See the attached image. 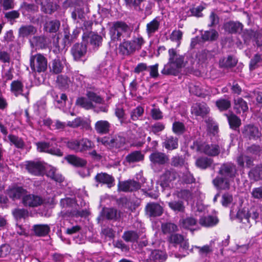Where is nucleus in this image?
<instances>
[{
	"label": "nucleus",
	"mask_w": 262,
	"mask_h": 262,
	"mask_svg": "<svg viewBox=\"0 0 262 262\" xmlns=\"http://www.w3.org/2000/svg\"><path fill=\"white\" fill-rule=\"evenodd\" d=\"M109 34L112 41L125 40L130 37L133 30L123 21H115L108 23Z\"/></svg>",
	"instance_id": "1"
},
{
	"label": "nucleus",
	"mask_w": 262,
	"mask_h": 262,
	"mask_svg": "<svg viewBox=\"0 0 262 262\" xmlns=\"http://www.w3.org/2000/svg\"><path fill=\"white\" fill-rule=\"evenodd\" d=\"M191 148L201 153H203L208 156L215 157L221 152V148L216 144H208L200 140L194 141L191 146Z\"/></svg>",
	"instance_id": "2"
},
{
	"label": "nucleus",
	"mask_w": 262,
	"mask_h": 262,
	"mask_svg": "<svg viewBox=\"0 0 262 262\" xmlns=\"http://www.w3.org/2000/svg\"><path fill=\"white\" fill-rule=\"evenodd\" d=\"M89 215L86 209H79L75 197L67 198V215L74 217H86Z\"/></svg>",
	"instance_id": "3"
},
{
	"label": "nucleus",
	"mask_w": 262,
	"mask_h": 262,
	"mask_svg": "<svg viewBox=\"0 0 262 262\" xmlns=\"http://www.w3.org/2000/svg\"><path fill=\"white\" fill-rule=\"evenodd\" d=\"M97 141L108 148H119L123 147L125 143V138L119 135L98 138Z\"/></svg>",
	"instance_id": "4"
},
{
	"label": "nucleus",
	"mask_w": 262,
	"mask_h": 262,
	"mask_svg": "<svg viewBox=\"0 0 262 262\" xmlns=\"http://www.w3.org/2000/svg\"><path fill=\"white\" fill-rule=\"evenodd\" d=\"M30 63L31 70L35 72H45L47 69V60L40 54L32 56Z\"/></svg>",
	"instance_id": "5"
},
{
	"label": "nucleus",
	"mask_w": 262,
	"mask_h": 262,
	"mask_svg": "<svg viewBox=\"0 0 262 262\" xmlns=\"http://www.w3.org/2000/svg\"><path fill=\"white\" fill-rule=\"evenodd\" d=\"M143 258L145 262H163L167 258L166 254L161 250H151L146 249V251H144Z\"/></svg>",
	"instance_id": "6"
},
{
	"label": "nucleus",
	"mask_w": 262,
	"mask_h": 262,
	"mask_svg": "<svg viewBox=\"0 0 262 262\" xmlns=\"http://www.w3.org/2000/svg\"><path fill=\"white\" fill-rule=\"evenodd\" d=\"M219 173L229 180H233L238 176L237 167L235 164L232 163L222 164L219 171Z\"/></svg>",
	"instance_id": "7"
},
{
	"label": "nucleus",
	"mask_w": 262,
	"mask_h": 262,
	"mask_svg": "<svg viewBox=\"0 0 262 262\" xmlns=\"http://www.w3.org/2000/svg\"><path fill=\"white\" fill-rule=\"evenodd\" d=\"M24 84L19 80H14L10 84V91L13 95L15 97L21 95L29 100L30 92L28 90L26 92L24 93Z\"/></svg>",
	"instance_id": "8"
},
{
	"label": "nucleus",
	"mask_w": 262,
	"mask_h": 262,
	"mask_svg": "<svg viewBox=\"0 0 262 262\" xmlns=\"http://www.w3.org/2000/svg\"><path fill=\"white\" fill-rule=\"evenodd\" d=\"M149 160L155 166L164 165L168 162L169 157L164 152L156 151L150 155Z\"/></svg>",
	"instance_id": "9"
},
{
	"label": "nucleus",
	"mask_w": 262,
	"mask_h": 262,
	"mask_svg": "<svg viewBox=\"0 0 262 262\" xmlns=\"http://www.w3.org/2000/svg\"><path fill=\"white\" fill-rule=\"evenodd\" d=\"M23 203L26 206L36 207L45 203V200L42 197L34 195H26L23 197Z\"/></svg>",
	"instance_id": "10"
},
{
	"label": "nucleus",
	"mask_w": 262,
	"mask_h": 262,
	"mask_svg": "<svg viewBox=\"0 0 262 262\" xmlns=\"http://www.w3.org/2000/svg\"><path fill=\"white\" fill-rule=\"evenodd\" d=\"M177 176L176 171L173 168L165 169L163 173L160 177L161 185L163 187H166L169 184L174 181Z\"/></svg>",
	"instance_id": "11"
},
{
	"label": "nucleus",
	"mask_w": 262,
	"mask_h": 262,
	"mask_svg": "<svg viewBox=\"0 0 262 262\" xmlns=\"http://www.w3.org/2000/svg\"><path fill=\"white\" fill-rule=\"evenodd\" d=\"M191 112L195 116L204 118L209 114L210 108L205 103H196L192 106Z\"/></svg>",
	"instance_id": "12"
},
{
	"label": "nucleus",
	"mask_w": 262,
	"mask_h": 262,
	"mask_svg": "<svg viewBox=\"0 0 262 262\" xmlns=\"http://www.w3.org/2000/svg\"><path fill=\"white\" fill-rule=\"evenodd\" d=\"M244 137L248 139H257L260 136L258 128L251 124L245 126L242 130Z\"/></svg>",
	"instance_id": "13"
},
{
	"label": "nucleus",
	"mask_w": 262,
	"mask_h": 262,
	"mask_svg": "<svg viewBox=\"0 0 262 262\" xmlns=\"http://www.w3.org/2000/svg\"><path fill=\"white\" fill-rule=\"evenodd\" d=\"M145 211L146 214L149 216L157 217L162 214L163 208L158 203H149L145 207Z\"/></svg>",
	"instance_id": "14"
},
{
	"label": "nucleus",
	"mask_w": 262,
	"mask_h": 262,
	"mask_svg": "<svg viewBox=\"0 0 262 262\" xmlns=\"http://www.w3.org/2000/svg\"><path fill=\"white\" fill-rule=\"evenodd\" d=\"M141 187L139 182L134 180H127L119 183L118 189L123 192L134 191L138 190Z\"/></svg>",
	"instance_id": "15"
},
{
	"label": "nucleus",
	"mask_w": 262,
	"mask_h": 262,
	"mask_svg": "<svg viewBox=\"0 0 262 262\" xmlns=\"http://www.w3.org/2000/svg\"><path fill=\"white\" fill-rule=\"evenodd\" d=\"M36 146L38 151L40 152H45L58 156L62 155V152L59 149L51 148L49 142H39L36 143Z\"/></svg>",
	"instance_id": "16"
},
{
	"label": "nucleus",
	"mask_w": 262,
	"mask_h": 262,
	"mask_svg": "<svg viewBox=\"0 0 262 262\" xmlns=\"http://www.w3.org/2000/svg\"><path fill=\"white\" fill-rule=\"evenodd\" d=\"M168 61L174 64L176 67L182 68L184 66V57L178 54L174 49H170L168 50Z\"/></svg>",
	"instance_id": "17"
},
{
	"label": "nucleus",
	"mask_w": 262,
	"mask_h": 262,
	"mask_svg": "<svg viewBox=\"0 0 262 262\" xmlns=\"http://www.w3.org/2000/svg\"><path fill=\"white\" fill-rule=\"evenodd\" d=\"M26 169L33 175L40 176L43 173L45 167L40 162L30 161L26 164Z\"/></svg>",
	"instance_id": "18"
},
{
	"label": "nucleus",
	"mask_w": 262,
	"mask_h": 262,
	"mask_svg": "<svg viewBox=\"0 0 262 262\" xmlns=\"http://www.w3.org/2000/svg\"><path fill=\"white\" fill-rule=\"evenodd\" d=\"M6 194L13 200L19 199L26 194V190L22 187L13 186L6 190Z\"/></svg>",
	"instance_id": "19"
},
{
	"label": "nucleus",
	"mask_w": 262,
	"mask_h": 262,
	"mask_svg": "<svg viewBox=\"0 0 262 262\" xmlns=\"http://www.w3.org/2000/svg\"><path fill=\"white\" fill-rule=\"evenodd\" d=\"M214 186L219 190H227L230 188V180L224 176H217L212 181Z\"/></svg>",
	"instance_id": "20"
},
{
	"label": "nucleus",
	"mask_w": 262,
	"mask_h": 262,
	"mask_svg": "<svg viewBox=\"0 0 262 262\" xmlns=\"http://www.w3.org/2000/svg\"><path fill=\"white\" fill-rule=\"evenodd\" d=\"M95 179L97 182L106 184L108 188H111L115 185L114 178L106 173H98L95 176Z\"/></svg>",
	"instance_id": "21"
},
{
	"label": "nucleus",
	"mask_w": 262,
	"mask_h": 262,
	"mask_svg": "<svg viewBox=\"0 0 262 262\" xmlns=\"http://www.w3.org/2000/svg\"><path fill=\"white\" fill-rule=\"evenodd\" d=\"M86 52V46L83 43H76L71 49V53L75 60L79 59Z\"/></svg>",
	"instance_id": "22"
},
{
	"label": "nucleus",
	"mask_w": 262,
	"mask_h": 262,
	"mask_svg": "<svg viewBox=\"0 0 262 262\" xmlns=\"http://www.w3.org/2000/svg\"><path fill=\"white\" fill-rule=\"evenodd\" d=\"M144 158V155L140 151L135 150L131 152L125 157L124 162L130 164L142 161Z\"/></svg>",
	"instance_id": "23"
},
{
	"label": "nucleus",
	"mask_w": 262,
	"mask_h": 262,
	"mask_svg": "<svg viewBox=\"0 0 262 262\" xmlns=\"http://www.w3.org/2000/svg\"><path fill=\"white\" fill-rule=\"evenodd\" d=\"M160 21L158 17H156L146 24V33L149 37L154 35L160 28Z\"/></svg>",
	"instance_id": "24"
},
{
	"label": "nucleus",
	"mask_w": 262,
	"mask_h": 262,
	"mask_svg": "<svg viewBox=\"0 0 262 262\" xmlns=\"http://www.w3.org/2000/svg\"><path fill=\"white\" fill-rule=\"evenodd\" d=\"M111 124L106 120H99L95 124V129L99 134H106L109 133Z\"/></svg>",
	"instance_id": "25"
},
{
	"label": "nucleus",
	"mask_w": 262,
	"mask_h": 262,
	"mask_svg": "<svg viewBox=\"0 0 262 262\" xmlns=\"http://www.w3.org/2000/svg\"><path fill=\"white\" fill-rule=\"evenodd\" d=\"M37 30L33 26L31 25L21 26L18 30V35L20 37H28L29 36L34 35Z\"/></svg>",
	"instance_id": "26"
},
{
	"label": "nucleus",
	"mask_w": 262,
	"mask_h": 262,
	"mask_svg": "<svg viewBox=\"0 0 262 262\" xmlns=\"http://www.w3.org/2000/svg\"><path fill=\"white\" fill-rule=\"evenodd\" d=\"M33 233L37 236H45L50 231V228L47 224H36L32 227Z\"/></svg>",
	"instance_id": "27"
},
{
	"label": "nucleus",
	"mask_w": 262,
	"mask_h": 262,
	"mask_svg": "<svg viewBox=\"0 0 262 262\" xmlns=\"http://www.w3.org/2000/svg\"><path fill=\"white\" fill-rule=\"evenodd\" d=\"M37 4L41 6V9L46 13L51 14L56 9L57 6L51 2V0H36Z\"/></svg>",
	"instance_id": "28"
},
{
	"label": "nucleus",
	"mask_w": 262,
	"mask_h": 262,
	"mask_svg": "<svg viewBox=\"0 0 262 262\" xmlns=\"http://www.w3.org/2000/svg\"><path fill=\"white\" fill-rule=\"evenodd\" d=\"M243 26L239 22L229 21L224 25L225 30L230 33H240Z\"/></svg>",
	"instance_id": "29"
},
{
	"label": "nucleus",
	"mask_w": 262,
	"mask_h": 262,
	"mask_svg": "<svg viewBox=\"0 0 262 262\" xmlns=\"http://www.w3.org/2000/svg\"><path fill=\"white\" fill-rule=\"evenodd\" d=\"M178 141L177 137L171 136L167 137L162 143L163 147L169 150L176 149L178 148L179 146Z\"/></svg>",
	"instance_id": "30"
},
{
	"label": "nucleus",
	"mask_w": 262,
	"mask_h": 262,
	"mask_svg": "<svg viewBox=\"0 0 262 262\" xmlns=\"http://www.w3.org/2000/svg\"><path fill=\"white\" fill-rule=\"evenodd\" d=\"M213 163V160L207 157H201L195 161L196 166L200 169H206L210 168Z\"/></svg>",
	"instance_id": "31"
},
{
	"label": "nucleus",
	"mask_w": 262,
	"mask_h": 262,
	"mask_svg": "<svg viewBox=\"0 0 262 262\" xmlns=\"http://www.w3.org/2000/svg\"><path fill=\"white\" fill-rule=\"evenodd\" d=\"M219 33L215 29L205 31L201 34V38L204 41H214L219 38Z\"/></svg>",
	"instance_id": "32"
},
{
	"label": "nucleus",
	"mask_w": 262,
	"mask_h": 262,
	"mask_svg": "<svg viewBox=\"0 0 262 262\" xmlns=\"http://www.w3.org/2000/svg\"><path fill=\"white\" fill-rule=\"evenodd\" d=\"M119 48L123 54L129 55L134 53L136 50L132 40L124 41L121 43Z\"/></svg>",
	"instance_id": "33"
},
{
	"label": "nucleus",
	"mask_w": 262,
	"mask_h": 262,
	"mask_svg": "<svg viewBox=\"0 0 262 262\" xmlns=\"http://www.w3.org/2000/svg\"><path fill=\"white\" fill-rule=\"evenodd\" d=\"M46 175L57 182H61L64 180V177L57 172V169L55 167L52 166L47 168Z\"/></svg>",
	"instance_id": "34"
},
{
	"label": "nucleus",
	"mask_w": 262,
	"mask_h": 262,
	"mask_svg": "<svg viewBox=\"0 0 262 262\" xmlns=\"http://www.w3.org/2000/svg\"><path fill=\"white\" fill-rule=\"evenodd\" d=\"M250 180L257 181L262 180V165H258L252 168L248 173Z\"/></svg>",
	"instance_id": "35"
},
{
	"label": "nucleus",
	"mask_w": 262,
	"mask_h": 262,
	"mask_svg": "<svg viewBox=\"0 0 262 262\" xmlns=\"http://www.w3.org/2000/svg\"><path fill=\"white\" fill-rule=\"evenodd\" d=\"M218 222V219L211 215L204 216L200 218L199 223L204 227H210L215 225Z\"/></svg>",
	"instance_id": "36"
},
{
	"label": "nucleus",
	"mask_w": 262,
	"mask_h": 262,
	"mask_svg": "<svg viewBox=\"0 0 262 262\" xmlns=\"http://www.w3.org/2000/svg\"><path fill=\"white\" fill-rule=\"evenodd\" d=\"M179 69L180 68L168 61L167 64H165L161 73L166 75H176L179 72Z\"/></svg>",
	"instance_id": "37"
},
{
	"label": "nucleus",
	"mask_w": 262,
	"mask_h": 262,
	"mask_svg": "<svg viewBox=\"0 0 262 262\" xmlns=\"http://www.w3.org/2000/svg\"><path fill=\"white\" fill-rule=\"evenodd\" d=\"M52 97L55 107L64 110V106L66 104V94L62 93L59 96L54 92L52 94Z\"/></svg>",
	"instance_id": "38"
},
{
	"label": "nucleus",
	"mask_w": 262,
	"mask_h": 262,
	"mask_svg": "<svg viewBox=\"0 0 262 262\" xmlns=\"http://www.w3.org/2000/svg\"><path fill=\"white\" fill-rule=\"evenodd\" d=\"M76 104L85 110L93 109L96 106L86 96L78 98L76 100Z\"/></svg>",
	"instance_id": "39"
},
{
	"label": "nucleus",
	"mask_w": 262,
	"mask_h": 262,
	"mask_svg": "<svg viewBox=\"0 0 262 262\" xmlns=\"http://www.w3.org/2000/svg\"><path fill=\"white\" fill-rule=\"evenodd\" d=\"M236 162L240 167H244L245 163L247 167H250L253 164V160L251 157L244 154H241L237 157Z\"/></svg>",
	"instance_id": "40"
},
{
	"label": "nucleus",
	"mask_w": 262,
	"mask_h": 262,
	"mask_svg": "<svg viewBox=\"0 0 262 262\" xmlns=\"http://www.w3.org/2000/svg\"><path fill=\"white\" fill-rule=\"evenodd\" d=\"M234 109L237 113H241L242 112L245 113L248 109L247 102L242 98H237L234 100Z\"/></svg>",
	"instance_id": "41"
},
{
	"label": "nucleus",
	"mask_w": 262,
	"mask_h": 262,
	"mask_svg": "<svg viewBox=\"0 0 262 262\" xmlns=\"http://www.w3.org/2000/svg\"><path fill=\"white\" fill-rule=\"evenodd\" d=\"M67 161L71 164L76 167H82L86 165V161L76 156L70 155L67 156Z\"/></svg>",
	"instance_id": "42"
},
{
	"label": "nucleus",
	"mask_w": 262,
	"mask_h": 262,
	"mask_svg": "<svg viewBox=\"0 0 262 262\" xmlns=\"http://www.w3.org/2000/svg\"><path fill=\"white\" fill-rule=\"evenodd\" d=\"M86 37L90 39V43L95 47H99L101 43L102 40V38L100 35L93 32L90 33L88 36H86L84 33L82 36L83 40H84Z\"/></svg>",
	"instance_id": "43"
},
{
	"label": "nucleus",
	"mask_w": 262,
	"mask_h": 262,
	"mask_svg": "<svg viewBox=\"0 0 262 262\" xmlns=\"http://www.w3.org/2000/svg\"><path fill=\"white\" fill-rule=\"evenodd\" d=\"M237 63L236 59L232 56H228L227 58L224 57L220 60L219 64L222 68H232L234 67Z\"/></svg>",
	"instance_id": "44"
},
{
	"label": "nucleus",
	"mask_w": 262,
	"mask_h": 262,
	"mask_svg": "<svg viewBox=\"0 0 262 262\" xmlns=\"http://www.w3.org/2000/svg\"><path fill=\"white\" fill-rule=\"evenodd\" d=\"M79 152L90 150L94 148V144L88 138H82L79 141Z\"/></svg>",
	"instance_id": "45"
},
{
	"label": "nucleus",
	"mask_w": 262,
	"mask_h": 262,
	"mask_svg": "<svg viewBox=\"0 0 262 262\" xmlns=\"http://www.w3.org/2000/svg\"><path fill=\"white\" fill-rule=\"evenodd\" d=\"M122 237L126 242L135 243L138 241L139 235L136 231L129 230L125 231Z\"/></svg>",
	"instance_id": "46"
},
{
	"label": "nucleus",
	"mask_w": 262,
	"mask_h": 262,
	"mask_svg": "<svg viewBox=\"0 0 262 262\" xmlns=\"http://www.w3.org/2000/svg\"><path fill=\"white\" fill-rule=\"evenodd\" d=\"M85 95L95 105L103 104L104 103L103 98L92 91H87Z\"/></svg>",
	"instance_id": "47"
},
{
	"label": "nucleus",
	"mask_w": 262,
	"mask_h": 262,
	"mask_svg": "<svg viewBox=\"0 0 262 262\" xmlns=\"http://www.w3.org/2000/svg\"><path fill=\"white\" fill-rule=\"evenodd\" d=\"M31 46L36 48H43L46 46V40L44 37L34 36L30 40Z\"/></svg>",
	"instance_id": "48"
},
{
	"label": "nucleus",
	"mask_w": 262,
	"mask_h": 262,
	"mask_svg": "<svg viewBox=\"0 0 262 262\" xmlns=\"http://www.w3.org/2000/svg\"><path fill=\"white\" fill-rule=\"evenodd\" d=\"M180 223L184 228L191 230V227L196 224L197 220L192 216H188L181 220Z\"/></svg>",
	"instance_id": "49"
},
{
	"label": "nucleus",
	"mask_w": 262,
	"mask_h": 262,
	"mask_svg": "<svg viewBox=\"0 0 262 262\" xmlns=\"http://www.w3.org/2000/svg\"><path fill=\"white\" fill-rule=\"evenodd\" d=\"M226 116L231 128L235 129L240 126L241 124V119L235 115L231 113Z\"/></svg>",
	"instance_id": "50"
},
{
	"label": "nucleus",
	"mask_w": 262,
	"mask_h": 262,
	"mask_svg": "<svg viewBox=\"0 0 262 262\" xmlns=\"http://www.w3.org/2000/svg\"><path fill=\"white\" fill-rule=\"evenodd\" d=\"M215 105L220 111H225L231 107V102L228 99L221 98L216 101Z\"/></svg>",
	"instance_id": "51"
},
{
	"label": "nucleus",
	"mask_w": 262,
	"mask_h": 262,
	"mask_svg": "<svg viewBox=\"0 0 262 262\" xmlns=\"http://www.w3.org/2000/svg\"><path fill=\"white\" fill-rule=\"evenodd\" d=\"M237 218L241 220V222L245 224L246 223L249 224L251 222L249 219V210L246 208H243L238 210L236 214Z\"/></svg>",
	"instance_id": "52"
},
{
	"label": "nucleus",
	"mask_w": 262,
	"mask_h": 262,
	"mask_svg": "<svg viewBox=\"0 0 262 262\" xmlns=\"http://www.w3.org/2000/svg\"><path fill=\"white\" fill-rule=\"evenodd\" d=\"M162 230L164 234L171 235L178 230V227L173 223H166L162 225Z\"/></svg>",
	"instance_id": "53"
},
{
	"label": "nucleus",
	"mask_w": 262,
	"mask_h": 262,
	"mask_svg": "<svg viewBox=\"0 0 262 262\" xmlns=\"http://www.w3.org/2000/svg\"><path fill=\"white\" fill-rule=\"evenodd\" d=\"M169 207L173 211L183 212L185 206L182 201H174L168 203Z\"/></svg>",
	"instance_id": "54"
},
{
	"label": "nucleus",
	"mask_w": 262,
	"mask_h": 262,
	"mask_svg": "<svg viewBox=\"0 0 262 262\" xmlns=\"http://www.w3.org/2000/svg\"><path fill=\"white\" fill-rule=\"evenodd\" d=\"M172 129L173 132L177 135H181L185 132L186 128L182 122L175 121L172 124Z\"/></svg>",
	"instance_id": "55"
},
{
	"label": "nucleus",
	"mask_w": 262,
	"mask_h": 262,
	"mask_svg": "<svg viewBox=\"0 0 262 262\" xmlns=\"http://www.w3.org/2000/svg\"><path fill=\"white\" fill-rule=\"evenodd\" d=\"M8 139L13 144L15 145L16 148H23L25 146V142L23 140L14 135H9Z\"/></svg>",
	"instance_id": "56"
},
{
	"label": "nucleus",
	"mask_w": 262,
	"mask_h": 262,
	"mask_svg": "<svg viewBox=\"0 0 262 262\" xmlns=\"http://www.w3.org/2000/svg\"><path fill=\"white\" fill-rule=\"evenodd\" d=\"M185 160L182 156L176 155L171 159L170 164L174 167H182L184 166Z\"/></svg>",
	"instance_id": "57"
},
{
	"label": "nucleus",
	"mask_w": 262,
	"mask_h": 262,
	"mask_svg": "<svg viewBox=\"0 0 262 262\" xmlns=\"http://www.w3.org/2000/svg\"><path fill=\"white\" fill-rule=\"evenodd\" d=\"M60 23L58 20H52L46 23L45 29L49 32H56L59 29Z\"/></svg>",
	"instance_id": "58"
},
{
	"label": "nucleus",
	"mask_w": 262,
	"mask_h": 262,
	"mask_svg": "<svg viewBox=\"0 0 262 262\" xmlns=\"http://www.w3.org/2000/svg\"><path fill=\"white\" fill-rule=\"evenodd\" d=\"M189 92L195 96L202 98H205L206 96V94L204 92L203 89L197 85L191 84L189 86Z\"/></svg>",
	"instance_id": "59"
},
{
	"label": "nucleus",
	"mask_w": 262,
	"mask_h": 262,
	"mask_svg": "<svg viewBox=\"0 0 262 262\" xmlns=\"http://www.w3.org/2000/svg\"><path fill=\"white\" fill-rule=\"evenodd\" d=\"M145 0H124L126 5L136 11H141V4Z\"/></svg>",
	"instance_id": "60"
},
{
	"label": "nucleus",
	"mask_w": 262,
	"mask_h": 262,
	"mask_svg": "<svg viewBox=\"0 0 262 262\" xmlns=\"http://www.w3.org/2000/svg\"><path fill=\"white\" fill-rule=\"evenodd\" d=\"M183 33L181 31L175 30L172 31L170 35V39L172 41H176L177 43V46H179L181 43Z\"/></svg>",
	"instance_id": "61"
},
{
	"label": "nucleus",
	"mask_w": 262,
	"mask_h": 262,
	"mask_svg": "<svg viewBox=\"0 0 262 262\" xmlns=\"http://www.w3.org/2000/svg\"><path fill=\"white\" fill-rule=\"evenodd\" d=\"M206 4H204V5H201L197 7H192L190 9L189 11L191 15L197 17H201L203 16L202 11L205 9Z\"/></svg>",
	"instance_id": "62"
},
{
	"label": "nucleus",
	"mask_w": 262,
	"mask_h": 262,
	"mask_svg": "<svg viewBox=\"0 0 262 262\" xmlns=\"http://www.w3.org/2000/svg\"><path fill=\"white\" fill-rule=\"evenodd\" d=\"M143 113L144 108L140 106H138L131 112L130 118L133 121H136L143 115Z\"/></svg>",
	"instance_id": "63"
},
{
	"label": "nucleus",
	"mask_w": 262,
	"mask_h": 262,
	"mask_svg": "<svg viewBox=\"0 0 262 262\" xmlns=\"http://www.w3.org/2000/svg\"><path fill=\"white\" fill-rule=\"evenodd\" d=\"M117 214V210L114 208H107L104 211V215L108 220H116Z\"/></svg>",
	"instance_id": "64"
}]
</instances>
